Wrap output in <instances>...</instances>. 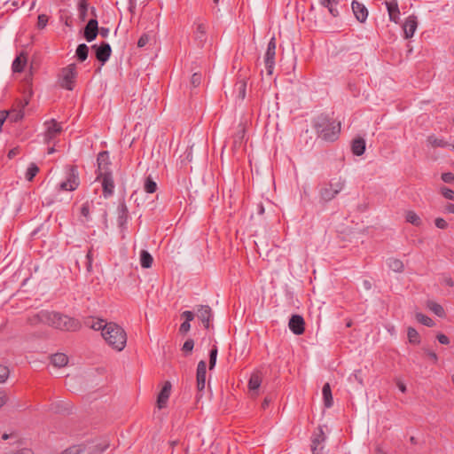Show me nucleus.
<instances>
[{"label":"nucleus","instance_id":"nucleus-1","mask_svg":"<svg viewBox=\"0 0 454 454\" xmlns=\"http://www.w3.org/2000/svg\"><path fill=\"white\" fill-rule=\"evenodd\" d=\"M314 128L320 138L325 141L333 142L339 137L340 122L335 121L327 115L321 114L315 119Z\"/></svg>","mask_w":454,"mask_h":454},{"label":"nucleus","instance_id":"nucleus-2","mask_svg":"<svg viewBox=\"0 0 454 454\" xmlns=\"http://www.w3.org/2000/svg\"><path fill=\"white\" fill-rule=\"evenodd\" d=\"M105 327L102 337L113 348L121 351L127 343V334L123 328L114 322L108 323Z\"/></svg>","mask_w":454,"mask_h":454},{"label":"nucleus","instance_id":"nucleus-3","mask_svg":"<svg viewBox=\"0 0 454 454\" xmlns=\"http://www.w3.org/2000/svg\"><path fill=\"white\" fill-rule=\"evenodd\" d=\"M49 320L47 325L61 331L75 332L81 328V323L67 315L55 311H49Z\"/></svg>","mask_w":454,"mask_h":454},{"label":"nucleus","instance_id":"nucleus-4","mask_svg":"<svg viewBox=\"0 0 454 454\" xmlns=\"http://www.w3.org/2000/svg\"><path fill=\"white\" fill-rule=\"evenodd\" d=\"M76 76L77 72L75 64H70L62 68L59 76L60 87L68 90H73Z\"/></svg>","mask_w":454,"mask_h":454},{"label":"nucleus","instance_id":"nucleus-5","mask_svg":"<svg viewBox=\"0 0 454 454\" xmlns=\"http://www.w3.org/2000/svg\"><path fill=\"white\" fill-rule=\"evenodd\" d=\"M344 186L345 180L339 178L323 187L320 191V197L325 202L330 201L343 190Z\"/></svg>","mask_w":454,"mask_h":454},{"label":"nucleus","instance_id":"nucleus-6","mask_svg":"<svg viewBox=\"0 0 454 454\" xmlns=\"http://www.w3.org/2000/svg\"><path fill=\"white\" fill-rule=\"evenodd\" d=\"M46 130L43 136L45 144H50L57 136L62 132V127L55 119L45 121Z\"/></svg>","mask_w":454,"mask_h":454},{"label":"nucleus","instance_id":"nucleus-7","mask_svg":"<svg viewBox=\"0 0 454 454\" xmlns=\"http://www.w3.org/2000/svg\"><path fill=\"white\" fill-rule=\"evenodd\" d=\"M97 179L101 180L103 194L106 198L110 197L114 193V182L111 172H103L98 174Z\"/></svg>","mask_w":454,"mask_h":454},{"label":"nucleus","instance_id":"nucleus-8","mask_svg":"<svg viewBox=\"0 0 454 454\" xmlns=\"http://www.w3.org/2000/svg\"><path fill=\"white\" fill-rule=\"evenodd\" d=\"M79 185L78 172L75 166H72L67 179L59 185L61 191H74Z\"/></svg>","mask_w":454,"mask_h":454},{"label":"nucleus","instance_id":"nucleus-9","mask_svg":"<svg viewBox=\"0 0 454 454\" xmlns=\"http://www.w3.org/2000/svg\"><path fill=\"white\" fill-rule=\"evenodd\" d=\"M326 437L323 428L319 427L317 433H315L311 440V451L313 454H322L324 446L322 443L325 441Z\"/></svg>","mask_w":454,"mask_h":454},{"label":"nucleus","instance_id":"nucleus-10","mask_svg":"<svg viewBox=\"0 0 454 454\" xmlns=\"http://www.w3.org/2000/svg\"><path fill=\"white\" fill-rule=\"evenodd\" d=\"M92 49L96 51V59L102 64L109 59L112 53L111 46L107 43H102L99 46L94 44Z\"/></svg>","mask_w":454,"mask_h":454},{"label":"nucleus","instance_id":"nucleus-11","mask_svg":"<svg viewBox=\"0 0 454 454\" xmlns=\"http://www.w3.org/2000/svg\"><path fill=\"white\" fill-rule=\"evenodd\" d=\"M197 317L202 322L206 329H209L210 321L213 317L212 309L207 305H200L197 309Z\"/></svg>","mask_w":454,"mask_h":454},{"label":"nucleus","instance_id":"nucleus-12","mask_svg":"<svg viewBox=\"0 0 454 454\" xmlns=\"http://www.w3.org/2000/svg\"><path fill=\"white\" fill-rule=\"evenodd\" d=\"M290 330L296 335H301L305 330V322L301 316L293 315L288 323Z\"/></svg>","mask_w":454,"mask_h":454},{"label":"nucleus","instance_id":"nucleus-13","mask_svg":"<svg viewBox=\"0 0 454 454\" xmlns=\"http://www.w3.org/2000/svg\"><path fill=\"white\" fill-rule=\"evenodd\" d=\"M98 34V23L96 19H91L88 21L84 27L83 36L88 42H92L96 39Z\"/></svg>","mask_w":454,"mask_h":454},{"label":"nucleus","instance_id":"nucleus-14","mask_svg":"<svg viewBox=\"0 0 454 454\" xmlns=\"http://www.w3.org/2000/svg\"><path fill=\"white\" fill-rule=\"evenodd\" d=\"M172 385L169 381H166L158 395L157 406L159 409L165 408L167 406L168 400L171 393Z\"/></svg>","mask_w":454,"mask_h":454},{"label":"nucleus","instance_id":"nucleus-15","mask_svg":"<svg viewBox=\"0 0 454 454\" xmlns=\"http://www.w3.org/2000/svg\"><path fill=\"white\" fill-rule=\"evenodd\" d=\"M206 374H207V364L204 360L199 362L197 366V388L199 391H202L205 388L206 384Z\"/></svg>","mask_w":454,"mask_h":454},{"label":"nucleus","instance_id":"nucleus-16","mask_svg":"<svg viewBox=\"0 0 454 454\" xmlns=\"http://www.w3.org/2000/svg\"><path fill=\"white\" fill-rule=\"evenodd\" d=\"M351 5L356 19L361 23L364 22L368 17L367 8L363 4L356 0L352 2Z\"/></svg>","mask_w":454,"mask_h":454},{"label":"nucleus","instance_id":"nucleus-17","mask_svg":"<svg viewBox=\"0 0 454 454\" xmlns=\"http://www.w3.org/2000/svg\"><path fill=\"white\" fill-rule=\"evenodd\" d=\"M418 22L417 17L414 15L409 16L403 24L404 37L406 39L411 38L417 29Z\"/></svg>","mask_w":454,"mask_h":454},{"label":"nucleus","instance_id":"nucleus-18","mask_svg":"<svg viewBox=\"0 0 454 454\" xmlns=\"http://www.w3.org/2000/svg\"><path fill=\"white\" fill-rule=\"evenodd\" d=\"M98 174H102L103 172H110L109 165L111 164L109 159V153L106 151H103L98 155Z\"/></svg>","mask_w":454,"mask_h":454},{"label":"nucleus","instance_id":"nucleus-19","mask_svg":"<svg viewBox=\"0 0 454 454\" xmlns=\"http://www.w3.org/2000/svg\"><path fill=\"white\" fill-rule=\"evenodd\" d=\"M49 311L48 310H41L36 314H34L27 317V323L31 325H37L39 324H48L49 320Z\"/></svg>","mask_w":454,"mask_h":454},{"label":"nucleus","instance_id":"nucleus-20","mask_svg":"<svg viewBox=\"0 0 454 454\" xmlns=\"http://www.w3.org/2000/svg\"><path fill=\"white\" fill-rule=\"evenodd\" d=\"M182 317H184L185 320L183 322L179 327V332L182 334H186L190 329H191V324L190 322L194 319V314L193 312L190 310H185L182 313Z\"/></svg>","mask_w":454,"mask_h":454},{"label":"nucleus","instance_id":"nucleus-21","mask_svg":"<svg viewBox=\"0 0 454 454\" xmlns=\"http://www.w3.org/2000/svg\"><path fill=\"white\" fill-rule=\"evenodd\" d=\"M246 129L243 124L239 125V129L233 137V150H238L241 147L244 142Z\"/></svg>","mask_w":454,"mask_h":454},{"label":"nucleus","instance_id":"nucleus-22","mask_svg":"<svg viewBox=\"0 0 454 454\" xmlns=\"http://www.w3.org/2000/svg\"><path fill=\"white\" fill-rule=\"evenodd\" d=\"M51 362L55 367H65L68 363V357L64 353H56L51 356Z\"/></svg>","mask_w":454,"mask_h":454},{"label":"nucleus","instance_id":"nucleus-23","mask_svg":"<svg viewBox=\"0 0 454 454\" xmlns=\"http://www.w3.org/2000/svg\"><path fill=\"white\" fill-rule=\"evenodd\" d=\"M352 153L356 156H361L365 151V140L362 137H357L352 141L351 145Z\"/></svg>","mask_w":454,"mask_h":454},{"label":"nucleus","instance_id":"nucleus-24","mask_svg":"<svg viewBox=\"0 0 454 454\" xmlns=\"http://www.w3.org/2000/svg\"><path fill=\"white\" fill-rule=\"evenodd\" d=\"M387 9L389 14L390 20L395 23L398 22L400 11L398 8V4L395 1L394 2H386Z\"/></svg>","mask_w":454,"mask_h":454},{"label":"nucleus","instance_id":"nucleus-25","mask_svg":"<svg viewBox=\"0 0 454 454\" xmlns=\"http://www.w3.org/2000/svg\"><path fill=\"white\" fill-rule=\"evenodd\" d=\"M246 90H247V82L246 79L243 78L239 81H238L233 88V93L236 94V97L243 100L246 98Z\"/></svg>","mask_w":454,"mask_h":454},{"label":"nucleus","instance_id":"nucleus-26","mask_svg":"<svg viewBox=\"0 0 454 454\" xmlns=\"http://www.w3.org/2000/svg\"><path fill=\"white\" fill-rule=\"evenodd\" d=\"M128 207L124 201L120 202L118 206V224L120 227H123L128 220Z\"/></svg>","mask_w":454,"mask_h":454},{"label":"nucleus","instance_id":"nucleus-27","mask_svg":"<svg viewBox=\"0 0 454 454\" xmlns=\"http://www.w3.org/2000/svg\"><path fill=\"white\" fill-rule=\"evenodd\" d=\"M262 373L259 372H253L248 381V387L251 391L257 390L262 383Z\"/></svg>","mask_w":454,"mask_h":454},{"label":"nucleus","instance_id":"nucleus-28","mask_svg":"<svg viewBox=\"0 0 454 454\" xmlns=\"http://www.w3.org/2000/svg\"><path fill=\"white\" fill-rule=\"evenodd\" d=\"M276 55V38L272 37L268 43L267 51L265 53L264 62H270L271 60L275 61Z\"/></svg>","mask_w":454,"mask_h":454},{"label":"nucleus","instance_id":"nucleus-29","mask_svg":"<svg viewBox=\"0 0 454 454\" xmlns=\"http://www.w3.org/2000/svg\"><path fill=\"white\" fill-rule=\"evenodd\" d=\"M324 403L326 408H330L333 405V395L331 387L329 383H325L322 389Z\"/></svg>","mask_w":454,"mask_h":454},{"label":"nucleus","instance_id":"nucleus-30","mask_svg":"<svg viewBox=\"0 0 454 454\" xmlns=\"http://www.w3.org/2000/svg\"><path fill=\"white\" fill-rule=\"evenodd\" d=\"M27 63V57L23 54L19 55L16 57L12 63V70L13 72H21L24 69V67Z\"/></svg>","mask_w":454,"mask_h":454},{"label":"nucleus","instance_id":"nucleus-31","mask_svg":"<svg viewBox=\"0 0 454 454\" xmlns=\"http://www.w3.org/2000/svg\"><path fill=\"white\" fill-rule=\"evenodd\" d=\"M153 262V256L146 250H142L140 254V263L145 269H148L152 266Z\"/></svg>","mask_w":454,"mask_h":454},{"label":"nucleus","instance_id":"nucleus-32","mask_svg":"<svg viewBox=\"0 0 454 454\" xmlns=\"http://www.w3.org/2000/svg\"><path fill=\"white\" fill-rule=\"evenodd\" d=\"M427 307L440 317H442L445 315L442 306L435 301H428L427 302Z\"/></svg>","mask_w":454,"mask_h":454},{"label":"nucleus","instance_id":"nucleus-33","mask_svg":"<svg viewBox=\"0 0 454 454\" xmlns=\"http://www.w3.org/2000/svg\"><path fill=\"white\" fill-rule=\"evenodd\" d=\"M75 53L78 60L83 62L88 58L89 47L85 43H81L78 45Z\"/></svg>","mask_w":454,"mask_h":454},{"label":"nucleus","instance_id":"nucleus-34","mask_svg":"<svg viewBox=\"0 0 454 454\" xmlns=\"http://www.w3.org/2000/svg\"><path fill=\"white\" fill-rule=\"evenodd\" d=\"M388 267L395 272H403L404 266L401 260L396 258H390L388 260Z\"/></svg>","mask_w":454,"mask_h":454},{"label":"nucleus","instance_id":"nucleus-35","mask_svg":"<svg viewBox=\"0 0 454 454\" xmlns=\"http://www.w3.org/2000/svg\"><path fill=\"white\" fill-rule=\"evenodd\" d=\"M405 219L406 222L415 226H420L422 223L420 217L414 211L411 210L406 212Z\"/></svg>","mask_w":454,"mask_h":454},{"label":"nucleus","instance_id":"nucleus-36","mask_svg":"<svg viewBox=\"0 0 454 454\" xmlns=\"http://www.w3.org/2000/svg\"><path fill=\"white\" fill-rule=\"evenodd\" d=\"M407 337L408 340L411 344H419L420 343V336L418 331L413 327H409L407 330Z\"/></svg>","mask_w":454,"mask_h":454},{"label":"nucleus","instance_id":"nucleus-37","mask_svg":"<svg viewBox=\"0 0 454 454\" xmlns=\"http://www.w3.org/2000/svg\"><path fill=\"white\" fill-rule=\"evenodd\" d=\"M415 317L418 320V322H419L420 324H422L426 326L433 327L435 325L432 318H430L429 317H427L420 312H417L415 314Z\"/></svg>","mask_w":454,"mask_h":454},{"label":"nucleus","instance_id":"nucleus-38","mask_svg":"<svg viewBox=\"0 0 454 454\" xmlns=\"http://www.w3.org/2000/svg\"><path fill=\"white\" fill-rule=\"evenodd\" d=\"M86 451L84 445H74L65 450L61 454H84Z\"/></svg>","mask_w":454,"mask_h":454},{"label":"nucleus","instance_id":"nucleus-39","mask_svg":"<svg viewBox=\"0 0 454 454\" xmlns=\"http://www.w3.org/2000/svg\"><path fill=\"white\" fill-rule=\"evenodd\" d=\"M144 188L146 192L153 193L157 190V184L150 176H148L145 181Z\"/></svg>","mask_w":454,"mask_h":454},{"label":"nucleus","instance_id":"nucleus-40","mask_svg":"<svg viewBox=\"0 0 454 454\" xmlns=\"http://www.w3.org/2000/svg\"><path fill=\"white\" fill-rule=\"evenodd\" d=\"M88 3L87 0L79 1V17L82 21H84L87 17Z\"/></svg>","mask_w":454,"mask_h":454},{"label":"nucleus","instance_id":"nucleus-41","mask_svg":"<svg viewBox=\"0 0 454 454\" xmlns=\"http://www.w3.org/2000/svg\"><path fill=\"white\" fill-rule=\"evenodd\" d=\"M427 142L433 147H445L448 145L447 142H445L442 139H439V138L435 137L434 136H429L427 137Z\"/></svg>","mask_w":454,"mask_h":454},{"label":"nucleus","instance_id":"nucleus-42","mask_svg":"<svg viewBox=\"0 0 454 454\" xmlns=\"http://www.w3.org/2000/svg\"><path fill=\"white\" fill-rule=\"evenodd\" d=\"M39 172V168L35 164L32 163L26 173V178L28 181H32L33 178L35 176V175Z\"/></svg>","mask_w":454,"mask_h":454},{"label":"nucleus","instance_id":"nucleus-43","mask_svg":"<svg viewBox=\"0 0 454 454\" xmlns=\"http://www.w3.org/2000/svg\"><path fill=\"white\" fill-rule=\"evenodd\" d=\"M217 353V347L213 346L209 352V370H213L214 367L215 366Z\"/></svg>","mask_w":454,"mask_h":454},{"label":"nucleus","instance_id":"nucleus-44","mask_svg":"<svg viewBox=\"0 0 454 454\" xmlns=\"http://www.w3.org/2000/svg\"><path fill=\"white\" fill-rule=\"evenodd\" d=\"M217 353V347L213 346L209 352V370H213L214 367L215 366Z\"/></svg>","mask_w":454,"mask_h":454},{"label":"nucleus","instance_id":"nucleus-45","mask_svg":"<svg viewBox=\"0 0 454 454\" xmlns=\"http://www.w3.org/2000/svg\"><path fill=\"white\" fill-rule=\"evenodd\" d=\"M108 323H105L103 319H98L94 321L90 327L96 331H101V333H104L105 326H107Z\"/></svg>","mask_w":454,"mask_h":454},{"label":"nucleus","instance_id":"nucleus-46","mask_svg":"<svg viewBox=\"0 0 454 454\" xmlns=\"http://www.w3.org/2000/svg\"><path fill=\"white\" fill-rule=\"evenodd\" d=\"M10 374V370L7 366L0 364V383L6 381Z\"/></svg>","mask_w":454,"mask_h":454},{"label":"nucleus","instance_id":"nucleus-47","mask_svg":"<svg viewBox=\"0 0 454 454\" xmlns=\"http://www.w3.org/2000/svg\"><path fill=\"white\" fill-rule=\"evenodd\" d=\"M441 194L447 200H453L454 201V191L448 188V187H442Z\"/></svg>","mask_w":454,"mask_h":454},{"label":"nucleus","instance_id":"nucleus-48","mask_svg":"<svg viewBox=\"0 0 454 454\" xmlns=\"http://www.w3.org/2000/svg\"><path fill=\"white\" fill-rule=\"evenodd\" d=\"M48 16L45 15V14H40L38 15V19H37V27L38 29H43L47 23H48Z\"/></svg>","mask_w":454,"mask_h":454},{"label":"nucleus","instance_id":"nucleus-49","mask_svg":"<svg viewBox=\"0 0 454 454\" xmlns=\"http://www.w3.org/2000/svg\"><path fill=\"white\" fill-rule=\"evenodd\" d=\"M194 347V341L192 339H188L183 345L182 350L186 353H190L192 351Z\"/></svg>","mask_w":454,"mask_h":454},{"label":"nucleus","instance_id":"nucleus-50","mask_svg":"<svg viewBox=\"0 0 454 454\" xmlns=\"http://www.w3.org/2000/svg\"><path fill=\"white\" fill-rule=\"evenodd\" d=\"M422 350L424 351V353L435 364L437 363L438 361V356L436 355V353L431 349H429L428 348H426L424 347L422 348Z\"/></svg>","mask_w":454,"mask_h":454},{"label":"nucleus","instance_id":"nucleus-51","mask_svg":"<svg viewBox=\"0 0 454 454\" xmlns=\"http://www.w3.org/2000/svg\"><path fill=\"white\" fill-rule=\"evenodd\" d=\"M191 83L193 87H198L201 83V74L194 73L191 78Z\"/></svg>","mask_w":454,"mask_h":454},{"label":"nucleus","instance_id":"nucleus-52","mask_svg":"<svg viewBox=\"0 0 454 454\" xmlns=\"http://www.w3.org/2000/svg\"><path fill=\"white\" fill-rule=\"evenodd\" d=\"M434 223H435V226L439 229L445 230L448 228V223L443 218H441V217L436 218L434 220Z\"/></svg>","mask_w":454,"mask_h":454},{"label":"nucleus","instance_id":"nucleus-53","mask_svg":"<svg viewBox=\"0 0 454 454\" xmlns=\"http://www.w3.org/2000/svg\"><path fill=\"white\" fill-rule=\"evenodd\" d=\"M23 113L21 111H13L10 115V120L13 122H16L23 118Z\"/></svg>","mask_w":454,"mask_h":454},{"label":"nucleus","instance_id":"nucleus-54","mask_svg":"<svg viewBox=\"0 0 454 454\" xmlns=\"http://www.w3.org/2000/svg\"><path fill=\"white\" fill-rule=\"evenodd\" d=\"M149 39V35L145 34L142 35L137 41V46L140 48L145 46L148 43Z\"/></svg>","mask_w":454,"mask_h":454},{"label":"nucleus","instance_id":"nucleus-55","mask_svg":"<svg viewBox=\"0 0 454 454\" xmlns=\"http://www.w3.org/2000/svg\"><path fill=\"white\" fill-rule=\"evenodd\" d=\"M442 180L444 183H451L454 182V174L450 172H446L442 175Z\"/></svg>","mask_w":454,"mask_h":454},{"label":"nucleus","instance_id":"nucleus-56","mask_svg":"<svg viewBox=\"0 0 454 454\" xmlns=\"http://www.w3.org/2000/svg\"><path fill=\"white\" fill-rule=\"evenodd\" d=\"M436 339L441 344L448 345L450 343L449 338L443 333H438Z\"/></svg>","mask_w":454,"mask_h":454},{"label":"nucleus","instance_id":"nucleus-57","mask_svg":"<svg viewBox=\"0 0 454 454\" xmlns=\"http://www.w3.org/2000/svg\"><path fill=\"white\" fill-rule=\"evenodd\" d=\"M8 111H0V132L2 131V126L9 116Z\"/></svg>","mask_w":454,"mask_h":454},{"label":"nucleus","instance_id":"nucleus-58","mask_svg":"<svg viewBox=\"0 0 454 454\" xmlns=\"http://www.w3.org/2000/svg\"><path fill=\"white\" fill-rule=\"evenodd\" d=\"M274 65H275V61H273V60H271L270 63L269 60H268V62H265V67H266V70H267V74L269 75L272 74L273 69H274Z\"/></svg>","mask_w":454,"mask_h":454},{"label":"nucleus","instance_id":"nucleus-59","mask_svg":"<svg viewBox=\"0 0 454 454\" xmlns=\"http://www.w3.org/2000/svg\"><path fill=\"white\" fill-rule=\"evenodd\" d=\"M81 214L84 216V217H88L89 215H90V206L88 203H85L82 205V208H81Z\"/></svg>","mask_w":454,"mask_h":454},{"label":"nucleus","instance_id":"nucleus-60","mask_svg":"<svg viewBox=\"0 0 454 454\" xmlns=\"http://www.w3.org/2000/svg\"><path fill=\"white\" fill-rule=\"evenodd\" d=\"M197 34L200 35L199 38H202L206 34V29L203 24H199L197 26Z\"/></svg>","mask_w":454,"mask_h":454},{"label":"nucleus","instance_id":"nucleus-61","mask_svg":"<svg viewBox=\"0 0 454 454\" xmlns=\"http://www.w3.org/2000/svg\"><path fill=\"white\" fill-rule=\"evenodd\" d=\"M8 396L4 391H0V408H2L7 402Z\"/></svg>","mask_w":454,"mask_h":454},{"label":"nucleus","instance_id":"nucleus-62","mask_svg":"<svg viewBox=\"0 0 454 454\" xmlns=\"http://www.w3.org/2000/svg\"><path fill=\"white\" fill-rule=\"evenodd\" d=\"M334 4H328L326 8L329 10V12L333 16L337 17L339 15L338 10L333 6Z\"/></svg>","mask_w":454,"mask_h":454},{"label":"nucleus","instance_id":"nucleus-63","mask_svg":"<svg viewBox=\"0 0 454 454\" xmlns=\"http://www.w3.org/2000/svg\"><path fill=\"white\" fill-rule=\"evenodd\" d=\"M98 34H100L102 37H107L109 35V28L102 27L98 28Z\"/></svg>","mask_w":454,"mask_h":454},{"label":"nucleus","instance_id":"nucleus-64","mask_svg":"<svg viewBox=\"0 0 454 454\" xmlns=\"http://www.w3.org/2000/svg\"><path fill=\"white\" fill-rule=\"evenodd\" d=\"M445 211H446V212H448V213L454 214V204H452V203H448V204L445 206Z\"/></svg>","mask_w":454,"mask_h":454}]
</instances>
